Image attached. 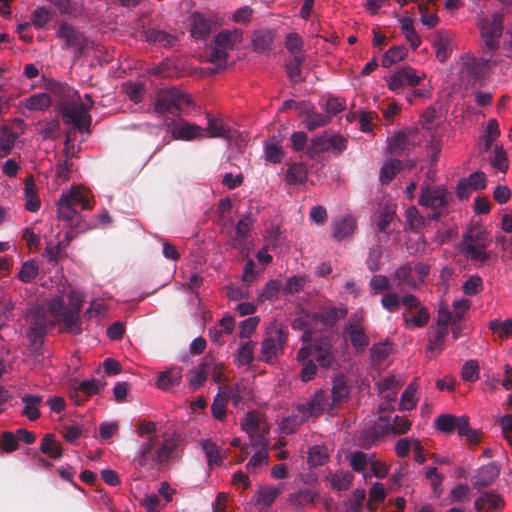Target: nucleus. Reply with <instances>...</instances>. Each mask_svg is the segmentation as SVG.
<instances>
[{"mask_svg": "<svg viewBox=\"0 0 512 512\" xmlns=\"http://www.w3.org/2000/svg\"><path fill=\"white\" fill-rule=\"evenodd\" d=\"M53 18V12L46 7H38L31 16V24L37 28H43Z\"/></svg>", "mask_w": 512, "mask_h": 512, "instance_id": "53", "label": "nucleus"}, {"mask_svg": "<svg viewBox=\"0 0 512 512\" xmlns=\"http://www.w3.org/2000/svg\"><path fill=\"white\" fill-rule=\"evenodd\" d=\"M491 165L498 171L505 173L508 170L507 154L502 146L496 145L490 156Z\"/></svg>", "mask_w": 512, "mask_h": 512, "instance_id": "51", "label": "nucleus"}, {"mask_svg": "<svg viewBox=\"0 0 512 512\" xmlns=\"http://www.w3.org/2000/svg\"><path fill=\"white\" fill-rule=\"evenodd\" d=\"M226 390L228 399L231 400L232 405L236 409H243L246 402L252 397V390L248 382L240 381L237 382L233 387L227 388L222 387Z\"/></svg>", "mask_w": 512, "mask_h": 512, "instance_id": "20", "label": "nucleus"}, {"mask_svg": "<svg viewBox=\"0 0 512 512\" xmlns=\"http://www.w3.org/2000/svg\"><path fill=\"white\" fill-rule=\"evenodd\" d=\"M23 408L21 415L29 421H36L41 417L40 407L43 403V396L39 394L26 393L20 397Z\"/></svg>", "mask_w": 512, "mask_h": 512, "instance_id": "22", "label": "nucleus"}, {"mask_svg": "<svg viewBox=\"0 0 512 512\" xmlns=\"http://www.w3.org/2000/svg\"><path fill=\"white\" fill-rule=\"evenodd\" d=\"M207 127L205 129L206 138H224L230 139V128L227 124L219 118L212 117L211 115H207Z\"/></svg>", "mask_w": 512, "mask_h": 512, "instance_id": "31", "label": "nucleus"}, {"mask_svg": "<svg viewBox=\"0 0 512 512\" xmlns=\"http://www.w3.org/2000/svg\"><path fill=\"white\" fill-rule=\"evenodd\" d=\"M402 162L399 159H391L384 163L380 171V181L382 184L390 183L395 175L401 170Z\"/></svg>", "mask_w": 512, "mask_h": 512, "instance_id": "41", "label": "nucleus"}, {"mask_svg": "<svg viewBox=\"0 0 512 512\" xmlns=\"http://www.w3.org/2000/svg\"><path fill=\"white\" fill-rule=\"evenodd\" d=\"M423 77L424 74L422 76L418 75L414 68L404 67L390 76L387 81L388 88L392 92H399L405 85L415 87Z\"/></svg>", "mask_w": 512, "mask_h": 512, "instance_id": "16", "label": "nucleus"}, {"mask_svg": "<svg viewBox=\"0 0 512 512\" xmlns=\"http://www.w3.org/2000/svg\"><path fill=\"white\" fill-rule=\"evenodd\" d=\"M93 104L92 98H66L60 104L64 123L72 125L82 133L88 132L91 123L89 110Z\"/></svg>", "mask_w": 512, "mask_h": 512, "instance_id": "4", "label": "nucleus"}, {"mask_svg": "<svg viewBox=\"0 0 512 512\" xmlns=\"http://www.w3.org/2000/svg\"><path fill=\"white\" fill-rule=\"evenodd\" d=\"M91 192L81 185H73L63 190L57 202V218L65 221L71 228L81 221V214L75 209L79 204L83 210L92 209Z\"/></svg>", "mask_w": 512, "mask_h": 512, "instance_id": "3", "label": "nucleus"}, {"mask_svg": "<svg viewBox=\"0 0 512 512\" xmlns=\"http://www.w3.org/2000/svg\"><path fill=\"white\" fill-rule=\"evenodd\" d=\"M209 374V363L204 358V361L198 366L197 370L189 378V386L192 390L198 389L204 384Z\"/></svg>", "mask_w": 512, "mask_h": 512, "instance_id": "48", "label": "nucleus"}, {"mask_svg": "<svg viewBox=\"0 0 512 512\" xmlns=\"http://www.w3.org/2000/svg\"><path fill=\"white\" fill-rule=\"evenodd\" d=\"M489 240L484 231L470 232L463 237L461 246L463 252L473 261L484 263L490 258V254L485 251Z\"/></svg>", "mask_w": 512, "mask_h": 512, "instance_id": "12", "label": "nucleus"}, {"mask_svg": "<svg viewBox=\"0 0 512 512\" xmlns=\"http://www.w3.org/2000/svg\"><path fill=\"white\" fill-rule=\"evenodd\" d=\"M356 222L351 216L336 218L332 222V237L336 241H341L351 236L355 230Z\"/></svg>", "mask_w": 512, "mask_h": 512, "instance_id": "29", "label": "nucleus"}, {"mask_svg": "<svg viewBox=\"0 0 512 512\" xmlns=\"http://www.w3.org/2000/svg\"><path fill=\"white\" fill-rule=\"evenodd\" d=\"M39 273V265L36 260L29 259L21 264L18 272V279L22 283H30L34 280Z\"/></svg>", "mask_w": 512, "mask_h": 512, "instance_id": "39", "label": "nucleus"}, {"mask_svg": "<svg viewBox=\"0 0 512 512\" xmlns=\"http://www.w3.org/2000/svg\"><path fill=\"white\" fill-rule=\"evenodd\" d=\"M56 37L64 43L66 48L73 49L79 54L84 53L86 49L93 46V42L84 33L78 31L67 22H61L58 25Z\"/></svg>", "mask_w": 512, "mask_h": 512, "instance_id": "13", "label": "nucleus"}, {"mask_svg": "<svg viewBox=\"0 0 512 512\" xmlns=\"http://www.w3.org/2000/svg\"><path fill=\"white\" fill-rule=\"evenodd\" d=\"M281 289V282L278 280H270L266 283L262 291L257 295L260 302L274 301L278 298Z\"/></svg>", "mask_w": 512, "mask_h": 512, "instance_id": "50", "label": "nucleus"}, {"mask_svg": "<svg viewBox=\"0 0 512 512\" xmlns=\"http://www.w3.org/2000/svg\"><path fill=\"white\" fill-rule=\"evenodd\" d=\"M69 242V234L66 233L64 241H58L54 244L52 241L48 242L45 247V255L50 263H57L58 258L61 256L65 247Z\"/></svg>", "mask_w": 512, "mask_h": 512, "instance_id": "44", "label": "nucleus"}, {"mask_svg": "<svg viewBox=\"0 0 512 512\" xmlns=\"http://www.w3.org/2000/svg\"><path fill=\"white\" fill-rule=\"evenodd\" d=\"M179 456V441L175 437L165 438L156 449L159 466L167 465Z\"/></svg>", "mask_w": 512, "mask_h": 512, "instance_id": "21", "label": "nucleus"}, {"mask_svg": "<svg viewBox=\"0 0 512 512\" xmlns=\"http://www.w3.org/2000/svg\"><path fill=\"white\" fill-rule=\"evenodd\" d=\"M504 505L502 496L491 491L482 493L474 502L477 512H482L485 508L487 510L501 509Z\"/></svg>", "mask_w": 512, "mask_h": 512, "instance_id": "30", "label": "nucleus"}, {"mask_svg": "<svg viewBox=\"0 0 512 512\" xmlns=\"http://www.w3.org/2000/svg\"><path fill=\"white\" fill-rule=\"evenodd\" d=\"M254 346L252 341H246L237 349V364L239 366H248L254 359Z\"/></svg>", "mask_w": 512, "mask_h": 512, "instance_id": "49", "label": "nucleus"}, {"mask_svg": "<svg viewBox=\"0 0 512 512\" xmlns=\"http://www.w3.org/2000/svg\"><path fill=\"white\" fill-rule=\"evenodd\" d=\"M243 41V32L240 29H223L219 31L212 41L209 61L217 67H224L230 52L234 51Z\"/></svg>", "mask_w": 512, "mask_h": 512, "instance_id": "5", "label": "nucleus"}, {"mask_svg": "<svg viewBox=\"0 0 512 512\" xmlns=\"http://www.w3.org/2000/svg\"><path fill=\"white\" fill-rule=\"evenodd\" d=\"M303 62L302 55H295L293 59L286 64L287 75L291 82L296 83L301 80L300 66Z\"/></svg>", "mask_w": 512, "mask_h": 512, "instance_id": "57", "label": "nucleus"}, {"mask_svg": "<svg viewBox=\"0 0 512 512\" xmlns=\"http://www.w3.org/2000/svg\"><path fill=\"white\" fill-rule=\"evenodd\" d=\"M393 280L398 287L408 286L416 288L418 281L413 273L412 265L407 263L398 269L393 274Z\"/></svg>", "mask_w": 512, "mask_h": 512, "instance_id": "32", "label": "nucleus"}, {"mask_svg": "<svg viewBox=\"0 0 512 512\" xmlns=\"http://www.w3.org/2000/svg\"><path fill=\"white\" fill-rule=\"evenodd\" d=\"M172 135L173 138L184 141L206 138L204 128L186 121L175 124L172 128Z\"/></svg>", "mask_w": 512, "mask_h": 512, "instance_id": "19", "label": "nucleus"}, {"mask_svg": "<svg viewBox=\"0 0 512 512\" xmlns=\"http://www.w3.org/2000/svg\"><path fill=\"white\" fill-rule=\"evenodd\" d=\"M284 485L259 487L255 492V503L262 509L269 508L283 490Z\"/></svg>", "mask_w": 512, "mask_h": 512, "instance_id": "28", "label": "nucleus"}, {"mask_svg": "<svg viewBox=\"0 0 512 512\" xmlns=\"http://www.w3.org/2000/svg\"><path fill=\"white\" fill-rule=\"evenodd\" d=\"M320 390L315 391L313 399L297 406V414L288 416L282 420L281 430L292 433L301 423L310 417H317L320 414Z\"/></svg>", "mask_w": 512, "mask_h": 512, "instance_id": "11", "label": "nucleus"}, {"mask_svg": "<svg viewBox=\"0 0 512 512\" xmlns=\"http://www.w3.org/2000/svg\"><path fill=\"white\" fill-rule=\"evenodd\" d=\"M449 201L450 196L444 187L431 186L428 182L421 184L418 204L434 211L428 218L438 220L441 213L437 210L446 207Z\"/></svg>", "mask_w": 512, "mask_h": 512, "instance_id": "9", "label": "nucleus"}, {"mask_svg": "<svg viewBox=\"0 0 512 512\" xmlns=\"http://www.w3.org/2000/svg\"><path fill=\"white\" fill-rule=\"evenodd\" d=\"M190 34L193 38L203 40L208 37L211 31V20L200 12H193L190 15Z\"/></svg>", "mask_w": 512, "mask_h": 512, "instance_id": "25", "label": "nucleus"}, {"mask_svg": "<svg viewBox=\"0 0 512 512\" xmlns=\"http://www.w3.org/2000/svg\"><path fill=\"white\" fill-rule=\"evenodd\" d=\"M500 471L501 466L497 462H491L479 467L471 479L473 487L480 490L492 485L499 477Z\"/></svg>", "mask_w": 512, "mask_h": 512, "instance_id": "17", "label": "nucleus"}, {"mask_svg": "<svg viewBox=\"0 0 512 512\" xmlns=\"http://www.w3.org/2000/svg\"><path fill=\"white\" fill-rule=\"evenodd\" d=\"M417 387L414 382L410 383L403 391L400 398V410H411L416 406L415 394Z\"/></svg>", "mask_w": 512, "mask_h": 512, "instance_id": "55", "label": "nucleus"}, {"mask_svg": "<svg viewBox=\"0 0 512 512\" xmlns=\"http://www.w3.org/2000/svg\"><path fill=\"white\" fill-rule=\"evenodd\" d=\"M348 140L344 136L335 133H322V154L329 153L339 156L347 149Z\"/></svg>", "mask_w": 512, "mask_h": 512, "instance_id": "23", "label": "nucleus"}, {"mask_svg": "<svg viewBox=\"0 0 512 512\" xmlns=\"http://www.w3.org/2000/svg\"><path fill=\"white\" fill-rule=\"evenodd\" d=\"M141 506L146 512H160L165 507V503L156 494H146L140 501Z\"/></svg>", "mask_w": 512, "mask_h": 512, "instance_id": "58", "label": "nucleus"}, {"mask_svg": "<svg viewBox=\"0 0 512 512\" xmlns=\"http://www.w3.org/2000/svg\"><path fill=\"white\" fill-rule=\"evenodd\" d=\"M412 131H399L393 135L388 141V151L395 156H403L406 152L410 151L413 143L411 137Z\"/></svg>", "mask_w": 512, "mask_h": 512, "instance_id": "24", "label": "nucleus"}, {"mask_svg": "<svg viewBox=\"0 0 512 512\" xmlns=\"http://www.w3.org/2000/svg\"><path fill=\"white\" fill-rule=\"evenodd\" d=\"M461 377L467 382H476L479 379V365L477 361H467L461 371Z\"/></svg>", "mask_w": 512, "mask_h": 512, "instance_id": "60", "label": "nucleus"}, {"mask_svg": "<svg viewBox=\"0 0 512 512\" xmlns=\"http://www.w3.org/2000/svg\"><path fill=\"white\" fill-rule=\"evenodd\" d=\"M353 480V475L350 472H340L332 476L330 483L334 489L339 491L347 490Z\"/></svg>", "mask_w": 512, "mask_h": 512, "instance_id": "63", "label": "nucleus"}, {"mask_svg": "<svg viewBox=\"0 0 512 512\" xmlns=\"http://www.w3.org/2000/svg\"><path fill=\"white\" fill-rule=\"evenodd\" d=\"M104 387V383L97 379H88L79 383L77 390L85 395L91 396L99 393Z\"/></svg>", "mask_w": 512, "mask_h": 512, "instance_id": "61", "label": "nucleus"}, {"mask_svg": "<svg viewBox=\"0 0 512 512\" xmlns=\"http://www.w3.org/2000/svg\"><path fill=\"white\" fill-rule=\"evenodd\" d=\"M456 418L451 414H442L435 419V427L443 433L451 434L455 431Z\"/></svg>", "mask_w": 512, "mask_h": 512, "instance_id": "56", "label": "nucleus"}, {"mask_svg": "<svg viewBox=\"0 0 512 512\" xmlns=\"http://www.w3.org/2000/svg\"><path fill=\"white\" fill-rule=\"evenodd\" d=\"M259 423V416L255 412L246 413L245 417L241 421V428L244 432H246L249 435L250 443L259 441L254 439V435L256 434L259 428Z\"/></svg>", "mask_w": 512, "mask_h": 512, "instance_id": "43", "label": "nucleus"}, {"mask_svg": "<svg viewBox=\"0 0 512 512\" xmlns=\"http://www.w3.org/2000/svg\"><path fill=\"white\" fill-rule=\"evenodd\" d=\"M19 134L12 128L3 126L0 128V158L9 155L14 148Z\"/></svg>", "mask_w": 512, "mask_h": 512, "instance_id": "33", "label": "nucleus"}, {"mask_svg": "<svg viewBox=\"0 0 512 512\" xmlns=\"http://www.w3.org/2000/svg\"><path fill=\"white\" fill-rule=\"evenodd\" d=\"M320 476V447L315 445L308 451L307 458L302 465L299 479L303 484L317 483Z\"/></svg>", "mask_w": 512, "mask_h": 512, "instance_id": "15", "label": "nucleus"}, {"mask_svg": "<svg viewBox=\"0 0 512 512\" xmlns=\"http://www.w3.org/2000/svg\"><path fill=\"white\" fill-rule=\"evenodd\" d=\"M363 323L364 311L360 309L352 313L343 326V337L350 341L351 346L357 352L364 351L370 344Z\"/></svg>", "mask_w": 512, "mask_h": 512, "instance_id": "8", "label": "nucleus"}, {"mask_svg": "<svg viewBox=\"0 0 512 512\" xmlns=\"http://www.w3.org/2000/svg\"><path fill=\"white\" fill-rule=\"evenodd\" d=\"M402 304V297L395 292H388L381 299L382 307L390 313L398 311Z\"/></svg>", "mask_w": 512, "mask_h": 512, "instance_id": "59", "label": "nucleus"}, {"mask_svg": "<svg viewBox=\"0 0 512 512\" xmlns=\"http://www.w3.org/2000/svg\"><path fill=\"white\" fill-rule=\"evenodd\" d=\"M332 404L331 406H337L348 400L350 395V386L343 373H337L332 381Z\"/></svg>", "mask_w": 512, "mask_h": 512, "instance_id": "26", "label": "nucleus"}, {"mask_svg": "<svg viewBox=\"0 0 512 512\" xmlns=\"http://www.w3.org/2000/svg\"><path fill=\"white\" fill-rule=\"evenodd\" d=\"M287 335L278 323H272L266 331L261 343V355L267 364H274L279 354L283 352Z\"/></svg>", "mask_w": 512, "mask_h": 512, "instance_id": "7", "label": "nucleus"}, {"mask_svg": "<svg viewBox=\"0 0 512 512\" xmlns=\"http://www.w3.org/2000/svg\"><path fill=\"white\" fill-rule=\"evenodd\" d=\"M133 463L136 469L150 471L159 467L156 459L155 437H150L138 447Z\"/></svg>", "mask_w": 512, "mask_h": 512, "instance_id": "14", "label": "nucleus"}, {"mask_svg": "<svg viewBox=\"0 0 512 512\" xmlns=\"http://www.w3.org/2000/svg\"><path fill=\"white\" fill-rule=\"evenodd\" d=\"M315 498V492L310 489L299 490L290 496L289 501L291 505L295 507H305L313 502Z\"/></svg>", "mask_w": 512, "mask_h": 512, "instance_id": "54", "label": "nucleus"}, {"mask_svg": "<svg viewBox=\"0 0 512 512\" xmlns=\"http://www.w3.org/2000/svg\"><path fill=\"white\" fill-rule=\"evenodd\" d=\"M488 328L501 339L512 337V319H493L489 321Z\"/></svg>", "mask_w": 512, "mask_h": 512, "instance_id": "45", "label": "nucleus"}, {"mask_svg": "<svg viewBox=\"0 0 512 512\" xmlns=\"http://www.w3.org/2000/svg\"><path fill=\"white\" fill-rule=\"evenodd\" d=\"M228 401H229V399H228L226 390H223V388L221 387L219 389V392L214 397V400H213V403L211 406L212 414L216 419H218L220 421L224 420L225 415H226L225 408H226Z\"/></svg>", "mask_w": 512, "mask_h": 512, "instance_id": "40", "label": "nucleus"}, {"mask_svg": "<svg viewBox=\"0 0 512 512\" xmlns=\"http://www.w3.org/2000/svg\"><path fill=\"white\" fill-rule=\"evenodd\" d=\"M25 209L30 212H37L40 209V200L37 194V187L33 181L27 180L24 188Z\"/></svg>", "mask_w": 512, "mask_h": 512, "instance_id": "37", "label": "nucleus"}, {"mask_svg": "<svg viewBox=\"0 0 512 512\" xmlns=\"http://www.w3.org/2000/svg\"><path fill=\"white\" fill-rule=\"evenodd\" d=\"M201 447L209 467L222 464L224 456L221 454L219 447L214 442L210 439H204L201 441Z\"/></svg>", "mask_w": 512, "mask_h": 512, "instance_id": "36", "label": "nucleus"}, {"mask_svg": "<svg viewBox=\"0 0 512 512\" xmlns=\"http://www.w3.org/2000/svg\"><path fill=\"white\" fill-rule=\"evenodd\" d=\"M303 346L299 349L297 359L302 363L301 380L303 382L310 381L317 373V365L320 362V345L314 341L313 332L305 330L302 334Z\"/></svg>", "mask_w": 512, "mask_h": 512, "instance_id": "6", "label": "nucleus"}, {"mask_svg": "<svg viewBox=\"0 0 512 512\" xmlns=\"http://www.w3.org/2000/svg\"><path fill=\"white\" fill-rule=\"evenodd\" d=\"M348 310L344 307H329L322 310V331L324 328H333L336 323L347 316Z\"/></svg>", "mask_w": 512, "mask_h": 512, "instance_id": "34", "label": "nucleus"}, {"mask_svg": "<svg viewBox=\"0 0 512 512\" xmlns=\"http://www.w3.org/2000/svg\"><path fill=\"white\" fill-rule=\"evenodd\" d=\"M402 305L404 306L402 319L407 329L422 328L428 324L430 314L416 296L412 294L404 295Z\"/></svg>", "mask_w": 512, "mask_h": 512, "instance_id": "10", "label": "nucleus"}, {"mask_svg": "<svg viewBox=\"0 0 512 512\" xmlns=\"http://www.w3.org/2000/svg\"><path fill=\"white\" fill-rule=\"evenodd\" d=\"M273 41V34L270 31H259L254 34L252 43L254 50L265 52L270 49Z\"/></svg>", "mask_w": 512, "mask_h": 512, "instance_id": "52", "label": "nucleus"}, {"mask_svg": "<svg viewBox=\"0 0 512 512\" xmlns=\"http://www.w3.org/2000/svg\"><path fill=\"white\" fill-rule=\"evenodd\" d=\"M407 55V49L404 46H394L385 52L382 58V65L385 68L403 60Z\"/></svg>", "mask_w": 512, "mask_h": 512, "instance_id": "47", "label": "nucleus"}, {"mask_svg": "<svg viewBox=\"0 0 512 512\" xmlns=\"http://www.w3.org/2000/svg\"><path fill=\"white\" fill-rule=\"evenodd\" d=\"M40 451L53 459H58L62 456V449L60 444L55 440L53 434H45L40 445Z\"/></svg>", "mask_w": 512, "mask_h": 512, "instance_id": "38", "label": "nucleus"}, {"mask_svg": "<svg viewBox=\"0 0 512 512\" xmlns=\"http://www.w3.org/2000/svg\"><path fill=\"white\" fill-rule=\"evenodd\" d=\"M483 288V281L477 275L470 276L463 284L462 289L465 295L474 296Z\"/></svg>", "mask_w": 512, "mask_h": 512, "instance_id": "64", "label": "nucleus"}, {"mask_svg": "<svg viewBox=\"0 0 512 512\" xmlns=\"http://www.w3.org/2000/svg\"><path fill=\"white\" fill-rule=\"evenodd\" d=\"M369 287L373 294H381L390 289V281L386 276L377 274L370 279Z\"/></svg>", "mask_w": 512, "mask_h": 512, "instance_id": "62", "label": "nucleus"}, {"mask_svg": "<svg viewBox=\"0 0 512 512\" xmlns=\"http://www.w3.org/2000/svg\"><path fill=\"white\" fill-rule=\"evenodd\" d=\"M144 37L147 42L160 43L163 46H173L176 38L164 31L156 29H148L144 32Z\"/></svg>", "mask_w": 512, "mask_h": 512, "instance_id": "42", "label": "nucleus"}, {"mask_svg": "<svg viewBox=\"0 0 512 512\" xmlns=\"http://www.w3.org/2000/svg\"><path fill=\"white\" fill-rule=\"evenodd\" d=\"M68 305H64L62 296H53L43 304L29 308L27 320L30 323L28 338L35 343L45 333L46 329L57 322H62L65 329L72 334H80V311L82 309L83 295L79 291L70 290Z\"/></svg>", "mask_w": 512, "mask_h": 512, "instance_id": "1", "label": "nucleus"}, {"mask_svg": "<svg viewBox=\"0 0 512 512\" xmlns=\"http://www.w3.org/2000/svg\"><path fill=\"white\" fill-rule=\"evenodd\" d=\"M251 446L256 449L255 453L246 464V469L252 473L257 474L263 468L268 466V441L265 438L259 439L258 442H252Z\"/></svg>", "mask_w": 512, "mask_h": 512, "instance_id": "18", "label": "nucleus"}, {"mask_svg": "<svg viewBox=\"0 0 512 512\" xmlns=\"http://www.w3.org/2000/svg\"><path fill=\"white\" fill-rule=\"evenodd\" d=\"M503 21L502 13L494 14L491 20L482 19L480 21L479 29L485 45L483 56L480 59H470L463 63L460 72V87H463V93H467L469 87L484 78L490 68L496 65L497 62L493 56L499 48V39L503 33Z\"/></svg>", "mask_w": 512, "mask_h": 512, "instance_id": "2", "label": "nucleus"}, {"mask_svg": "<svg viewBox=\"0 0 512 512\" xmlns=\"http://www.w3.org/2000/svg\"><path fill=\"white\" fill-rule=\"evenodd\" d=\"M405 216L409 228L413 232L420 231L426 225L427 219L419 213L415 206L409 207L405 212Z\"/></svg>", "mask_w": 512, "mask_h": 512, "instance_id": "46", "label": "nucleus"}, {"mask_svg": "<svg viewBox=\"0 0 512 512\" xmlns=\"http://www.w3.org/2000/svg\"><path fill=\"white\" fill-rule=\"evenodd\" d=\"M183 370L179 366H173L165 371H162L157 379L156 386L160 390H170L171 388L180 384L183 377Z\"/></svg>", "mask_w": 512, "mask_h": 512, "instance_id": "27", "label": "nucleus"}, {"mask_svg": "<svg viewBox=\"0 0 512 512\" xmlns=\"http://www.w3.org/2000/svg\"><path fill=\"white\" fill-rule=\"evenodd\" d=\"M181 98H157V101L154 104V111L158 115H172L176 116L179 114V101Z\"/></svg>", "mask_w": 512, "mask_h": 512, "instance_id": "35", "label": "nucleus"}]
</instances>
